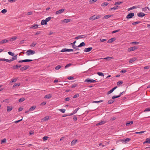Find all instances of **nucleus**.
<instances>
[{"label": "nucleus", "instance_id": "nucleus-1", "mask_svg": "<svg viewBox=\"0 0 150 150\" xmlns=\"http://www.w3.org/2000/svg\"><path fill=\"white\" fill-rule=\"evenodd\" d=\"M35 52L34 50H29L27 51L26 53L27 56H29L30 55L34 54H35Z\"/></svg>", "mask_w": 150, "mask_h": 150}, {"label": "nucleus", "instance_id": "nucleus-2", "mask_svg": "<svg viewBox=\"0 0 150 150\" xmlns=\"http://www.w3.org/2000/svg\"><path fill=\"white\" fill-rule=\"evenodd\" d=\"M142 11H144L147 13H149V12H150V8L147 6L145 7L144 8H142Z\"/></svg>", "mask_w": 150, "mask_h": 150}, {"label": "nucleus", "instance_id": "nucleus-3", "mask_svg": "<svg viewBox=\"0 0 150 150\" xmlns=\"http://www.w3.org/2000/svg\"><path fill=\"white\" fill-rule=\"evenodd\" d=\"M138 47L136 46H134L132 47H130L128 49V51L130 52L131 51H133L137 49Z\"/></svg>", "mask_w": 150, "mask_h": 150}, {"label": "nucleus", "instance_id": "nucleus-4", "mask_svg": "<svg viewBox=\"0 0 150 150\" xmlns=\"http://www.w3.org/2000/svg\"><path fill=\"white\" fill-rule=\"evenodd\" d=\"M84 82L88 83H95L96 82V81L94 79H91L89 78H88L85 80Z\"/></svg>", "mask_w": 150, "mask_h": 150}, {"label": "nucleus", "instance_id": "nucleus-5", "mask_svg": "<svg viewBox=\"0 0 150 150\" xmlns=\"http://www.w3.org/2000/svg\"><path fill=\"white\" fill-rule=\"evenodd\" d=\"M134 16V13H131L128 14L126 18L128 19H130L132 18Z\"/></svg>", "mask_w": 150, "mask_h": 150}, {"label": "nucleus", "instance_id": "nucleus-6", "mask_svg": "<svg viewBox=\"0 0 150 150\" xmlns=\"http://www.w3.org/2000/svg\"><path fill=\"white\" fill-rule=\"evenodd\" d=\"M137 16L139 17H143L145 15V14L142 12H139L137 13Z\"/></svg>", "mask_w": 150, "mask_h": 150}, {"label": "nucleus", "instance_id": "nucleus-7", "mask_svg": "<svg viewBox=\"0 0 150 150\" xmlns=\"http://www.w3.org/2000/svg\"><path fill=\"white\" fill-rule=\"evenodd\" d=\"M64 11V9H60L59 10L57 11L56 12V15L60 14L61 13H62V12H63Z\"/></svg>", "mask_w": 150, "mask_h": 150}, {"label": "nucleus", "instance_id": "nucleus-8", "mask_svg": "<svg viewBox=\"0 0 150 150\" xmlns=\"http://www.w3.org/2000/svg\"><path fill=\"white\" fill-rule=\"evenodd\" d=\"M71 21V19H66L64 20H62V23H67L70 22Z\"/></svg>", "mask_w": 150, "mask_h": 150}, {"label": "nucleus", "instance_id": "nucleus-9", "mask_svg": "<svg viewBox=\"0 0 150 150\" xmlns=\"http://www.w3.org/2000/svg\"><path fill=\"white\" fill-rule=\"evenodd\" d=\"M29 66H26L21 68L20 70L21 71H23L27 69Z\"/></svg>", "mask_w": 150, "mask_h": 150}, {"label": "nucleus", "instance_id": "nucleus-10", "mask_svg": "<svg viewBox=\"0 0 150 150\" xmlns=\"http://www.w3.org/2000/svg\"><path fill=\"white\" fill-rule=\"evenodd\" d=\"M92 47H89L86 48H85L83 51L84 52H88L91 51L92 49Z\"/></svg>", "mask_w": 150, "mask_h": 150}, {"label": "nucleus", "instance_id": "nucleus-11", "mask_svg": "<svg viewBox=\"0 0 150 150\" xmlns=\"http://www.w3.org/2000/svg\"><path fill=\"white\" fill-rule=\"evenodd\" d=\"M136 58L135 57L132 58L129 60V63H131L136 61Z\"/></svg>", "mask_w": 150, "mask_h": 150}, {"label": "nucleus", "instance_id": "nucleus-12", "mask_svg": "<svg viewBox=\"0 0 150 150\" xmlns=\"http://www.w3.org/2000/svg\"><path fill=\"white\" fill-rule=\"evenodd\" d=\"M9 42L8 40H7L6 39H5L3 40H2L0 42V44L2 45L4 43L6 42Z\"/></svg>", "mask_w": 150, "mask_h": 150}, {"label": "nucleus", "instance_id": "nucleus-13", "mask_svg": "<svg viewBox=\"0 0 150 150\" xmlns=\"http://www.w3.org/2000/svg\"><path fill=\"white\" fill-rule=\"evenodd\" d=\"M117 86H115L111 90H110L108 92L107 94H109L112 93L113 92V91L117 88Z\"/></svg>", "mask_w": 150, "mask_h": 150}, {"label": "nucleus", "instance_id": "nucleus-14", "mask_svg": "<svg viewBox=\"0 0 150 150\" xmlns=\"http://www.w3.org/2000/svg\"><path fill=\"white\" fill-rule=\"evenodd\" d=\"M139 6H133L132 7H131L128 9V11H129L130 10H132L134 8H139Z\"/></svg>", "mask_w": 150, "mask_h": 150}, {"label": "nucleus", "instance_id": "nucleus-15", "mask_svg": "<svg viewBox=\"0 0 150 150\" xmlns=\"http://www.w3.org/2000/svg\"><path fill=\"white\" fill-rule=\"evenodd\" d=\"M133 123V121H128L126 123V125L127 126H129L132 125Z\"/></svg>", "mask_w": 150, "mask_h": 150}, {"label": "nucleus", "instance_id": "nucleus-16", "mask_svg": "<svg viewBox=\"0 0 150 150\" xmlns=\"http://www.w3.org/2000/svg\"><path fill=\"white\" fill-rule=\"evenodd\" d=\"M21 66V65H16L13 66L12 67V68L14 69H16L18 68H20Z\"/></svg>", "mask_w": 150, "mask_h": 150}, {"label": "nucleus", "instance_id": "nucleus-17", "mask_svg": "<svg viewBox=\"0 0 150 150\" xmlns=\"http://www.w3.org/2000/svg\"><path fill=\"white\" fill-rule=\"evenodd\" d=\"M146 143L150 144V137L146 139L145 141L143 142L144 144H145Z\"/></svg>", "mask_w": 150, "mask_h": 150}, {"label": "nucleus", "instance_id": "nucleus-18", "mask_svg": "<svg viewBox=\"0 0 150 150\" xmlns=\"http://www.w3.org/2000/svg\"><path fill=\"white\" fill-rule=\"evenodd\" d=\"M7 111L8 112H10L13 109L12 107L11 106H7Z\"/></svg>", "mask_w": 150, "mask_h": 150}, {"label": "nucleus", "instance_id": "nucleus-19", "mask_svg": "<svg viewBox=\"0 0 150 150\" xmlns=\"http://www.w3.org/2000/svg\"><path fill=\"white\" fill-rule=\"evenodd\" d=\"M105 123V122L104 121H101V122L97 124L96 125L97 126L102 125Z\"/></svg>", "mask_w": 150, "mask_h": 150}, {"label": "nucleus", "instance_id": "nucleus-20", "mask_svg": "<svg viewBox=\"0 0 150 150\" xmlns=\"http://www.w3.org/2000/svg\"><path fill=\"white\" fill-rule=\"evenodd\" d=\"M51 97H52L51 95L50 94H47V95H45V96L44 98L45 99H48L50 98Z\"/></svg>", "mask_w": 150, "mask_h": 150}, {"label": "nucleus", "instance_id": "nucleus-21", "mask_svg": "<svg viewBox=\"0 0 150 150\" xmlns=\"http://www.w3.org/2000/svg\"><path fill=\"white\" fill-rule=\"evenodd\" d=\"M20 85V83H16L13 86V88H16L18 86H19Z\"/></svg>", "mask_w": 150, "mask_h": 150}, {"label": "nucleus", "instance_id": "nucleus-22", "mask_svg": "<svg viewBox=\"0 0 150 150\" xmlns=\"http://www.w3.org/2000/svg\"><path fill=\"white\" fill-rule=\"evenodd\" d=\"M41 24L42 25H47V22L45 20H43L42 21Z\"/></svg>", "mask_w": 150, "mask_h": 150}, {"label": "nucleus", "instance_id": "nucleus-23", "mask_svg": "<svg viewBox=\"0 0 150 150\" xmlns=\"http://www.w3.org/2000/svg\"><path fill=\"white\" fill-rule=\"evenodd\" d=\"M119 7L118 6H114L113 7L111 8H110L109 10L110 11L112 10H115L117 9Z\"/></svg>", "mask_w": 150, "mask_h": 150}, {"label": "nucleus", "instance_id": "nucleus-24", "mask_svg": "<svg viewBox=\"0 0 150 150\" xmlns=\"http://www.w3.org/2000/svg\"><path fill=\"white\" fill-rule=\"evenodd\" d=\"M36 108V106H32L29 108V111H33Z\"/></svg>", "mask_w": 150, "mask_h": 150}, {"label": "nucleus", "instance_id": "nucleus-25", "mask_svg": "<svg viewBox=\"0 0 150 150\" xmlns=\"http://www.w3.org/2000/svg\"><path fill=\"white\" fill-rule=\"evenodd\" d=\"M115 40V38H112L109 39L108 41V42L111 43Z\"/></svg>", "mask_w": 150, "mask_h": 150}, {"label": "nucleus", "instance_id": "nucleus-26", "mask_svg": "<svg viewBox=\"0 0 150 150\" xmlns=\"http://www.w3.org/2000/svg\"><path fill=\"white\" fill-rule=\"evenodd\" d=\"M33 28V29H36L38 28V25L37 24L34 25H32V27L30 28Z\"/></svg>", "mask_w": 150, "mask_h": 150}, {"label": "nucleus", "instance_id": "nucleus-27", "mask_svg": "<svg viewBox=\"0 0 150 150\" xmlns=\"http://www.w3.org/2000/svg\"><path fill=\"white\" fill-rule=\"evenodd\" d=\"M111 16H112V15H108L105 16L103 17V19H107V18L110 17Z\"/></svg>", "mask_w": 150, "mask_h": 150}, {"label": "nucleus", "instance_id": "nucleus-28", "mask_svg": "<svg viewBox=\"0 0 150 150\" xmlns=\"http://www.w3.org/2000/svg\"><path fill=\"white\" fill-rule=\"evenodd\" d=\"M17 38V37H14L12 38H10L9 40V41H13L15 40Z\"/></svg>", "mask_w": 150, "mask_h": 150}, {"label": "nucleus", "instance_id": "nucleus-29", "mask_svg": "<svg viewBox=\"0 0 150 150\" xmlns=\"http://www.w3.org/2000/svg\"><path fill=\"white\" fill-rule=\"evenodd\" d=\"M77 140H73L71 142V145H74L76 143V142L77 141Z\"/></svg>", "mask_w": 150, "mask_h": 150}, {"label": "nucleus", "instance_id": "nucleus-30", "mask_svg": "<svg viewBox=\"0 0 150 150\" xmlns=\"http://www.w3.org/2000/svg\"><path fill=\"white\" fill-rule=\"evenodd\" d=\"M49 119V117L48 116H46L44 117V118L42 119L41 120L42 121H47Z\"/></svg>", "mask_w": 150, "mask_h": 150}, {"label": "nucleus", "instance_id": "nucleus-31", "mask_svg": "<svg viewBox=\"0 0 150 150\" xmlns=\"http://www.w3.org/2000/svg\"><path fill=\"white\" fill-rule=\"evenodd\" d=\"M85 44L84 42H82L78 46L79 47H81L85 46Z\"/></svg>", "mask_w": 150, "mask_h": 150}, {"label": "nucleus", "instance_id": "nucleus-32", "mask_svg": "<svg viewBox=\"0 0 150 150\" xmlns=\"http://www.w3.org/2000/svg\"><path fill=\"white\" fill-rule=\"evenodd\" d=\"M62 66H61V65H58L57 66L55 67V69L56 70H58L60 69L62 67Z\"/></svg>", "mask_w": 150, "mask_h": 150}, {"label": "nucleus", "instance_id": "nucleus-33", "mask_svg": "<svg viewBox=\"0 0 150 150\" xmlns=\"http://www.w3.org/2000/svg\"><path fill=\"white\" fill-rule=\"evenodd\" d=\"M108 4V3L107 2H104L102 4L101 6H105Z\"/></svg>", "mask_w": 150, "mask_h": 150}, {"label": "nucleus", "instance_id": "nucleus-34", "mask_svg": "<svg viewBox=\"0 0 150 150\" xmlns=\"http://www.w3.org/2000/svg\"><path fill=\"white\" fill-rule=\"evenodd\" d=\"M61 52H69V49H67L66 48L63 49L61 50Z\"/></svg>", "mask_w": 150, "mask_h": 150}, {"label": "nucleus", "instance_id": "nucleus-35", "mask_svg": "<svg viewBox=\"0 0 150 150\" xmlns=\"http://www.w3.org/2000/svg\"><path fill=\"white\" fill-rule=\"evenodd\" d=\"M25 100V99L24 98H22L19 99L18 101L20 102H21Z\"/></svg>", "mask_w": 150, "mask_h": 150}, {"label": "nucleus", "instance_id": "nucleus-36", "mask_svg": "<svg viewBox=\"0 0 150 150\" xmlns=\"http://www.w3.org/2000/svg\"><path fill=\"white\" fill-rule=\"evenodd\" d=\"M89 19L90 20H92L93 21L95 20V15H93L91 17H90Z\"/></svg>", "mask_w": 150, "mask_h": 150}, {"label": "nucleus", "instance_id": "nucleus-37", "mask_svg": "<svg viewBox=\"0 0 150 150\" xmlns=\"http://www.w3.org/2000/svg\"><path fill=\"white\" fill-rule=\"evenodd\" d=\"M130 140L131 139L129 138H127L126 139H125V144L127 143V142H129Z\"/></svg>", "mask_w": 150, "mask_h": 150}, {"label": "nucleus", "instance_id": "nucleus-38", "mask_svg": "<svg viewBox=\"0 0 150 150\" xmlns=\"http://www.w3.org/2000/svg\"><path fill=\"white\" fill-rule=\"evenodd\" d=\"M6 139L4 138L3 139V140H1V144H2L3 143H6Z\"/></svg>", "mask_w": 150, "mask_h": 150}, {"label": "nucleus", "instance_id": "nucleus-39", "mask_svg": "<svg viewBox=\"0 0 150 150\" xmlns=\"http://www.w3.org/2000/svg\"><path fill=\"white\" fill-rule=\"evenodd\" d=\"M72 47H73V48H74V49H75L76 50H79V49L78 48L79 47L75 45H74V46H72Z\"/></svg>", "mask_w": 150, "mask_h": 150}, {"label": "nucleus", "instance_id": "nucleus-40", "mask_svg": "<svg viewBox=\"0 0 150 150\" xmlns=\"http://www.w3.org/2000/svg\"><path fill=\"white\" fill-rule=\"evenodd\" d=\"M97 74L99 76H104V75L103 73L101 72H98Z\"/></svg>", "mask_w": 150, "mask_h": 150}, {"label": "nucleus", "instance_id": "nucleus-41", "mask_svg": "<svg viewBox=\"0 0 150 150\" xmlns=\"http://www.w3.org/2000/svg\"><path fill=\"white\" fill-rule=\"evenodd\" d=\"M123 83V82L122 81H118L117 83V85L118 86H120Z\"/></svg>", "mask_w": 150, "mask_h": 150}, {"label": "nucleus", "instance_id": "nucleus-42", "mask_svg": "<svg viewBox=\"0 0 150 150\" xmlns=\"http://www.w3.org/2000/svg\"><path fill=\"white\" fill-rule=\"evenodd\" d=\"M114 102L113 100H110L108 101V103L109 104H111L112 103Z\"/></svg>", "mask_w": 150, "mask_h": 150}, {"label": "nucleus", "instance_id": "nucleus-43", "mask_svg": "<svg viewBox=\"0 0 150 150\" xmlns=\"http://www.w3.org/2000/svg\"><path fill=\"white\" fill-rule=\"evenodd\" d=\"M52 18L51 17H49L47 18L45 20V21H47V22H48L49 21L50 19Z\"/></svg>", "mask_w": 150, "mask_h": 150}, {"label": "nucleus", "instance_id": "nucleus-44", "mask_svg": "<svg viewBox=\"0 0 150 150\" xmlns=\"http://www.w3.org/2000/svg\"><path fill=\"white\" fill-rule=\"evenodd\" d=\"M58 110L60 111H61V112H62V113H64L65 112V111H66V110L65 109H58Z\"/></svg>", "mask_w": 150, "mask_h": 150}, {"label": "nucleus", "instance_id": "nucleus-45", "mask_svg": "<svg viewBox=\"0 0 150 150\" xmlns=\"http://www.w3.org/2000/svg\"><path fill=\"white\" fill-rule=\"evenodd\" d=\"M141 23V22L140 21H136L135 22H134V23H132V24L133 25H134L136 24L140 23Z\"/></svg>", "mask_w": 150, "mask_h": 150}, {"label": "nucleus", "instance_id": "nucleus-46", "mask_svg": "<svg viewBox=\"0 0 150 150\" xmlns=\"http://www.w3.org/2000/svg\"><path fill=\"white\" fill-rule=\"evenodd\" d=\"M7 12V10L6 9H4L1 11V12L4 14L5 13Z\"/></svg>", "mask_w": 150, "mask_h": 150}, {"label": "nucleus", "instance_id": "nucleus-47", "mask_svg": "<svg viewBox=\"0 0 150 150\" xmlns=\"http://www.w3.org/2000/svg\"><path fill=\"white\" fill-rule=\"evenodd\" d=\"M122 2L121 1L116 2L115 3V5H119L122 4Z\"/></svg>", "mask_w": 150, "mask_h": 150}, {"label": "nucleus", "instance_id": "nucleus-48", "mask_svg": "<svg viewBox=\"0 0 150 150\" xmlns=\"http://www.w3.org/2000/svg\"><path fill=\"white\" fill-rule=\"evenodd\" d=\"M17 59V55H16L15 56H13V57H12V59H11V60L12 61H13V60H16Z\"/></svg>", "mask_w": 150, "mask_h": 150}, {"label": "nucleus", "instance_id": "nucleus-49", "mask_svg": "<svg viewBox=\"0 0 150 150\" xmlns=\"http://www.w3.org/2000/svg\"><path fill=\"white\" fill-rule=\"evenodd\" d=\"M71 65H72V64L71 63H69V64H68L65 66L64 67V68L65 69H66L67 68H68V67H70V66Z\"/></svg>", "mask_w": 150, "mask_h": 150}, {"label": "nucleus", "instance_id": "nucleus-50", "mask_svg": "<svg viewBox=\"0 0 150 150\" xmlns=\"http://www.w3.org/2000/svg\"><path fill=\"white\" fill-rule=\"evenodd\" d=\"M150 111V108H146L144 110V112H146Z\"/></svg>", "mask_w": 150, "mask_h": 150}, {"label": "nucleus", "instance_id": "nucleus-51", "mask_svg": "<svg viewBox=\"0 0 150 150\" xmlns=\"http://www.w3.org/2000/svg\"><path fill=\"white\" fill-rule=\"evenodd\" d=\"M8 53L9 55L11 56H13L14 55V53L10 51L8 52Z\"/></svg>", "mask_w": 150, "mask_h": 150}, {"label": "nucleus", "instance_id": "nucleus-52", "mask_svg": "<svg viewBox=\"0 0 150 150\" xmlns=\"http://www.w3.org/2000/svg\"><path fill=\"white\" fill-rule=\"evenodd\" d=\"M103 101V100H100V101H94L93 102L94 103H100V102H102Z\"/></svg>", "mask_w": 150, "mask_h": 150}, {"label": "nucleus", "instance_id": "nucleus-53", "mask_svg": "<svg viewBox=\"0 0 150 150\" xmlns=\"http://www.w3.org/2000/svg\"><path fill=\"white\" fill-rule=\"evenodd\" d=\"M48 137L47 136H45L43 138V141H45L47 139Z\"/></svg>", "mask_w": 150, "mask_h": 150}, {"label": "nucleus", "instance_id": "nucleus-54", "mask_svg": "<svg viewBox=\"0 0 150 150\" xmlns=\"http://www.w3.org/2000/svg\"><path fill=\"white\" fill-rule=\"evenodd\" d=\"M77 86V85L75 83H74L71 85V88H74L76 87Z\"/></svg>", "mask_w": 150, "mask_h": 150}, {"label": "nucleus", "instance_id": "nucleus-55", "mask_svg": "<svg viewBox=\"0 0 150 150\" xmlns=\"http://www.w3.org/2000/svg\"><path fill=\"white\" fill-rule=\"evenodd\" d=\"M33 60H32V59H25V62H31V61H33Z\"/></svg>", "mask_w": 150, "mask_h": 150}, {"label": "nucleus", "instance_id": "nucleus-56", "mask_svg": "<svg viewBox=\"0 0 150 150\" xmlns=\"http://www.w3.org/2000/svg\"><path fill=\"white\" fill-rule=\"evenodd\" d=\"M79 108H78L76 109L73 112V113H74V114H75L78 111V110H79Z\"/></svg>", "mask_w": 150, "mask_h": 150}, {"label": "nucleus", "instance_id": "nucleus-57", "mask_svg": "<svg viewBox=\"0 0 150 150\" xmlns=\"http://www.w3.org/2000/svg\"><path fill=\"white\" fill-rule=\"evenodd\" d=\"M97 0H90V3H92L95 2L97 1Z\"/></svg>", "mask_w": 150, "mask_h": 150}, {"label": "nucleus", "instance_id": "nucleus-58", "mask_svg": "<svg viewBox=\"0 0 150 150\" xmlns=\"http://www.w3.org/2000/svg\"><path fill=\"white\" fill-rule=\"evenodd\" d=\"M35 45H36V44H35L34 42H33L31 43L30 46L31 47H34L35 46Z\"/></svg>", "mask_w": 150, "mask_h": 150}, {"label": "nucleus", "instance_id": "nucleus-59", "mask_svg": "<svg viewBox=\"0 0 150 150\" xmlns=\"http://www.w3.org/2000/svg\"><path fill=\"white\" fill-rule=\"evenodd\" d=\"M127 71L125 70L122 69V70H121L120 71V73H125V72H126Z\"/></svg>", "mask_w": 150, "mask_h": 150}, {"label": "nucleus", "instance_id": "nucleus-60", "mask_svg": "<svg viewBox=\"0 0 150 150\" xmlns=\"http://www.w3.org/2000/svg\"><path fill=\"white\" fill-rule=\"evenodd\" d=\"M22 120V119L18 120L14 122L15 123H17Z\"/></svg>", "mask_w": 150, "mask_h": 150}, {"label": "nucleus", "instance_id": "nucleus-61", "mask_svg": "<svg viewBox=\"0 0 150 150\" xmlns=\"http://www.w3.org/2000/svg\"><path fill=\"white\" fill-rule=\"evenodd\" d=\"M87 35H81V38H85L87 37Z\"/></svg>", "mask_w": 150, "mask_h": 150}, {"label": "nucleus", "instance_id": "nucleus-62", "mask_svg": "<svg viewBox=\"0 0 150 150\" xmlns=\"http://www.w3.org/2000/svg\"><path fill=\"white\" fill-rule=\"evenodd\" d=\"M76 41H75L73 42L72 43H70V45H72V46H74V45H75V44L76 43Z\"/></svg>", "mask_w": 150, "mask_h": 150}, {"label": "nucleus", "instance_id": "nucleus-63", "mask_svg": "<svg viewBox=\"0 0 150 150\" xmlns=\"http://www.w3.org/2000/svg\"><path fill=\"white\" fill-rule=\"evenodd\" d=\"M67 79L69 80H72L74 79V78L72 76H69L68 77Z\"/></svg>", "mask_w": 150, "mask_h": 150}, {"label": "nucleus", "instance_id": "nucleus-64", "mask_svg": "<svg viewBox=\"0 0 150 150\" xmlns=\"http://www.w3.org/2000/svg\"><path fill=\"white\" fill-rule=\"evenodd\" d=\"M79 94H76L74 96L73 98H75L79 97Z\"/></svg>", "mask_w": 150, "mask_h": 150}]
</instances>
